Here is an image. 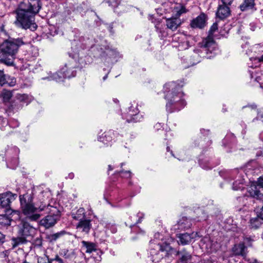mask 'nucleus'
I'll list each match as a JSON object with an SVG mask.
<instances>
[{"label":"nucleus","instance_id":"4be33fe9","mask_svg":"<svg viewBox=\"0 0 263 263\" xmlns=\"http://www.w3.org/2000/svg\"><path fill=\"white\" fill-rule=\"evenodd\" d=\"M91 228V224L90 220L86 218L79 221L76 225V229L78 231L86 234L89 233Z\"/></svg>","mask_w":263,"mask_h":263},{"label":"nucleus","instance_id":"4c0bfd02","mask_svg":"<svg viewBox=\"0 0 263 263\" xmlns=\"http://www.w3.org/2000/svg\"><path fill=\"white\" fill-rule=\"evenodd\" d=\"M255 239L254 235H245L243 237V243H246L248 246H251L252 242Z\"/></svg>","mask_w":263,"mask_h":263},{"label":"nucleus","instance_id":"603ef678","mask_svg":"<svg viewBox=\"0 0 263 263\" xmlns=\"http://www.w3.org/2000/svg\"><path fill=\"white\" fill-rule=\"evenodd\" d=\"M255 184H256L258 187L260 186L263 189V176L259 177L257 182Z\"/></svg>","mask_w":263,"mask_h":263},{"label":"nucleus","instance_id":"412c9836","mask_svg":"<svg viewBox=\"0 0 263 263\" xmlns=\"http://www.w3.org/2000/svg\"><path fill=\"white\" fill-rule=\"evenodd\" d=\"M206 24V16L204 13H201L199 15L193 19L190 24V26L193 28H203Z\"/></svg>","mask_w":263,"mask_h":263},{"label":"nucleus","instance_id":"aec40b11","mask_svg":"<svg viewBox=\"0 0 263 263\" xmlns=\"http://www.w3.org/2000/svg\"><path fill=\"white\" fill-rule=\"evenodd\" d=\"M77 66L76 60L72 59L71 61L66 63L63 67L61 69L63 74H71L70 78L73 77L76 75V71L73 69Z\"/></svg>","mask_w":263,"mask_h":263},{"label":"nucleus","instance_id":"5fc2aeb1","mask_svg":"<svg viewBox=\"0 0 263 263\" xmlns=\"http://www.w3.org/2000/svg\"><path fill=\"white\" fill-rule=\"evenodd\" d=\"M158 25H157L155 26L156 28L157 31L161 34L162 36H163V37L166 36L167 35V33L164 30H162V29L161 28H159Z\"/></svg>","mask_w":263,"mask_h":263},{"label":"nucleus","instance_id":"a19ab883","mask_svg":"<svg viewBox=\"0 0 263 263\" xmlns=\"http://www.w3.org/2000/svg\"><path fill=\"white\" fill-rule=\"evenodd\" d=\"M19 124L20 123L17 120L12 119L8 122V125L11 128H14L18 127Z\"/></svg>","mask_w":263,"mask_h":263},{"label":"nucleus","instance_id":"0e129e2a","mask_svg":"<svg viewBox=\"0 0 263 263\" xmlns=\"http://www.w3.org/2000/svg\"><path fill=\"white\" fill-rule=\"evenodd\" d=\"M248 263H258L257 260L256 259H253L252 260H248Z\"/></svg>","mask_w":263,"mask_h":263},{"label":"nucleus","instance_id":"ddd939ff","mask_svg":"<svg viewBox=\"0 0 263 263\" xmlns=\"http://www.w3.org/2000/svg\"><path fill=\"white\" fill-rule=\"evenodd\" d=\"M187 37L182 34L177 33L172 36V46L179 50H183L189 47Z\"/></svg>","mask_w":263,"mask_h":263},{"label":"nucleus","instance_id":"79ce46f5","mask_svg":"<svg viewBox=\"0 0 263 263\" xmlns=\"http://www.w3.org/2000/svg\"><path fill=\"white\" fill-rule=\"evenodd\" d=\"M6 82V75L4 74L3 70H0V86L4 85Z\"/></svg>","mask_w":263,"mask_h":263},{"label":"nucleus","instance_id":"338daca9","mask_svg":"<svg viewBox=\"0 0 263 263\" xmlns=\"http://www.w3.org/2000/svg\"><path fill=\"white\" fill-rule=\"evenodd\" d=\"M263 118V115L261 114V112H259L258 114V116L257 117V119H259V118Z\"/></svg>","mask_w":263,"mask_h":263},{"label":"nucleus","instance_id":"0eeeda50","mask_svg":"<svg viewBox=\"0 0 263 263\" xmlns=\"http://www.w3.org/2000/svg\"><path fill=\"white\" fill-rule=\"evenodd\" d=\"M244 171L241 169L219 172V175L225 179L235 180L232 189L234 191L242 190L245 188Z\"/></svg>","mask_w":263,"mask_h":263},{"label":"nucleus","instance_id":"f704fd0d","mask_svg":"<svg viewBox=\"0 0 263 263\" xmlns=\"http://www.w3.org/2000/svg\"><path fill=\"white\" fill-rule=\"evenodd\" d=\"M11 218L6 215H0V224L9 226L11 223Z\"/></svg>","mask_w":263,"mask_h":263},{"label":"nucleus","instance_id":"8fccbe9b","mask_svg":"<svg viewBox=\"0 0 263 263\" xmlns=\"http://www.w3.org/2000/svg\"><path fill=\"white\" fill-rule=\"evenodd\" d=\"M217 163L216 164H214L212 162H208V166H204L203 164H201V166L202 168L205 170L211 169L212 168L215 167L216 165L218 164Z\"/></svg>","mask_w":263,"mask_h":263},{"label":"nucleus","instance_id":"e433bc0d","mask_svg":"<svg viewBox=\"0 0 263 263\" xmlns=\"http://www.w3.org/2000/svg\"><path fill=\"white\" fill-rule=\"evenodd\" d=\"M197 214L199 215L197 217V221L205 220L208 218V215L201 209H198L196 211Z\"/></svg>","mask_w":263,"mask_h":263},{"label":"nucleus","instance_id":"cd10ccee","mask_svg":"<svg viewBox=\"0 0 263 263\" xmlns=\"http://www.w3.org/2000/svg\"><path fill=\"white\" fill-rule=\"evenodd\" d=\"M72 218L79 221L85 219L86 212L85 210L83 208H80L76 212H73L71 213Z\"/></svg>","mask_w":263,"mask_h":263},{"label":"nucleus","instance_id":"20e7f679","mask_svg":"<svg viewBox=\"0 0 263 263\" xmlns=\"http://www.w3.org/2000/svg\"><path fill=\"white\" fill-rule=\"evenodd\" d=\"M216 46L213 39L207 37L204 39L202 42L198 44L197 48L190 52L189 57L182 59L184 63L186 64L184 67L187 68L198 63L203 58L211 59L214 57L217 53Z\"/></svg>","mask_w":263,"mask_h":263},{"label":"nucleus","instance_id":"774afa93","mask_svg":"<svg viewBox=\"0 0 263 263\" xmlns=\"http://www.w3.org/2000/svg\"><path fill=\"white\" fill-rule=\"evenodd\" d=\"M259 139L263 141V132L260 134Z\"/></svg>","mask_w":263,"mask_h":263},{"label":"nucleus","instance_id":"39448f33","mask_svg":"<svg viewBox=\"0 0 263 263\" xmlns=\"http://www.w3.org/2000/svg\"><path fill=\"white\" fill-rule=\"evenodd\" d=\"M34 194L32 192H27L20 196L21 208L26 220L36 221L41 217L40 212L43 211L46 205L44 201L33 202Z\"/></svg>","mask_w":263,"mask_h":263},{"label":"nucleus","instance_id":"052dcab7","mask_svg":"<svg viewBox=\"0 0 263 263\" xmlns=\"http://www.w3.org/2000/svg\"><path fill=\"white\" fill-rule=\"evenodd\" d=\"M132 218H133V217H132V216H130V217H129V219L131 221V222H129V221H128V222H127H127H126V226H129V223H133V222H135L136 219H136V218H134V220H133V219H132Z\"/></svg>","mask_w":263,"mask_h":263},{"label":"nucleus","instance_id":"f3484780","mask_svg":"<svg viewBox=\"0 0 263 263\" xmlns=\"http://www.w3.org/2000/svg\"><path fill=\"white\" fill-rule=\"evenodd\" d=\"M48 74L49 75L48 77H43L42 79L48 80L49 81L54 80L60 82L63 81L64 79L70 78V76H71V73L63 74L61 69L53 74L49 71Z\"/></svg>","mask_w":263,"mask_h":263},{"label":"nucleus","instance_id":"7c9ffc66","mask_svg":"<svg viewBox=\"0 0 263 263\" xmlns=\"http://www.w3.org/2000/svg\"><path fill=\"white\" fill-rule=\"evenodd\" d=\"M261 219L258 216L255 218H252L250 220L249 226L251 229H257L262 224Z\"/></svg>","mask_w":263,"mask_h":263},{"label":"nucleus","instance_id":"a18cd8bd","mask_svg":"<svg viewBox=\"0 0 263 263\" xmlns=\"http://www.w3.org/2000/svg\"><path fill=\"white\" fill-rule=\"evenodd\" d=\"M68 252L69 251L67 249H61L59 252V254L60 256L64 257L65 258H69L70 257V255Z\"/></svg>","mask_w":263,"mask_h":263},{"label":"nucleus","instance_id":"c03bdc74","mask_svg":"<svg viewBox=\"0 0 263 263\" xmlns=\"http://www.w3.org/2000/svg\"><path fill=\"white\" fill-rule=\"evenodd\" d=\"M13 241L14 242V243L13 245V247H15L17 246H18L20 243H23L25 241V238L23 237H18L16 238H13Z\"/></svg>","mask_w":263,"mask_h":263},{"label":"nucleus","instance_id":"f03ea898","mask_svg":"<svg viewBox=\"0 0 263 263\" xmlns=\"http://www.w3.org/2000/svg\"><path fill=\"white\" fill-rule=\"evenodd\" d=\"M41 8L39 0H30L22 2L15 10V24L25 29L36 30L37 25L34 22V16Z\"/></svg>","mask_w":263,"mask_h":263},{"label":"nucleus","instance_id":"c85d7f7f","mask_svg":"<svg viewBox=\"0 0 263 263\" xmlns=\"http://www.w3.org/2000/svg\"><path fill=\"white\" fill-rule=\"evenodd\" d=\"M236 141V137L232 133L228 134L222 140L224 146H232Z\"/></svg>","mask_w":263,"mask_h":263},{"label":"nucleus","instance_id":"dca6fc26","mask_svg":"<svg viewBox=\"0 0 263 263\" xmlns=\"http://www.w3.org/2000/svg\"><path fill=\"white\" fill-rule=\"evenodd\" d=\"M17 197L16 194L7 192L0 194V202L2 207L10 208V204L14 201Z\"/></svg>","mask_w":263,"mask_h":263},{"label":"nucleus","instance_id":"5701e85b","mask_svg":"<svg viewBox=\"0 0 263 263\" xmlns=\"http://www.w3.org/2000/svg\"><path fill=\"white\" fill-rule=\"evenodd\" d=\"M115 134L113 131L109 130L99 136L98 140L106 145H110L114 140Z\"/></svg>","mask_w":263,"mask_h":263},{"label":"nucleus","instance_id":"a211bd4d","mask_svg":"<svg viewBox=\"0 0 263 263\" xmlns=\"http://www.w3.org/2000/svg\"><path fill=\"white\" fill-rule=\"evenodd\" d=\"M248 193L250 197L259 200L263 199V193L261 192L259 187L256 184L252 183L248 189Z\"/></svg>","mask_w":263,"mask_h":263},{"label":"nucleus","instance_id":"37998d69","mask_svg":"<svg viewBox=\"0 0 263 263\" xmlns=\"http://www.w3.org/2000/svg\"><path fill=\"white\" fill-rule=\"evenodd\" d=\"M117 173L119 174L121 177L125 178H130L132 174L130 171H123V170L119 171Z\"/></svg>","mask_w":263,"mask_h":263},{"label":"nucleus","instance_id":"6e6552de","mask_svg":"<svg viewBox=\"0 0 263 263\" xmlns=\"http://www.w3.org/2000/svg\"><path fill=\"white\" fill-rule=\"evenodd\" d=\"M60 211L54 206H50L48 214L40 221V224L46 229L53 227L60 220Z\"/></svg>","mask_w":263,"mask_h":263},{"label":"nucleus","instance_id":"4d7b16f0","mask_svg":"<svg viewBox=\"0 0 263 263\" xmlns=\"http://www.w3.org/2000/svg\"><path fill=\"white\" fill-rule=\"evenodd\" d=\"M200 134L203 135V136H208L210 134V130L205 129H200Z\"/></svg>","mask_w":263,"mask_h":263},{"label":"nucleus","instance_id":"c9c22d12","mask_svg":"<svg viewBox=\"0 0 263 263\" xmlns=\"http://www.w3.org/2000/svg\"><path fill=\"white\" fill-rule=\"evenodd\" d=\"M144 214L143 213L139 212L137 213L136 216H134V218H138V219H136L135 222L133 223H129V227L130 228H136L135 225L137 223L141 222L142 219L143 218Z\"/></svg>","mask_w":263,"mask_h":263},{"label":"nucleus","instance_id":"473e14b6","mask_svg":"<svg viewBox=\"0 0 263 263\" xmlns=\"http://www.w3.org/2000/svg\"><path fill=\"white\" fill-rule=\"evenodd\" d=\"M12 96V93L11 91L4 90L0 93V97L3 99V101L5 102H8L9 101L10 99Z\"/></svg>","mask_w":263,"mask_h":263},{"label":"nucleus","instance_id":"6e6d98bb","mask_svg":"<svg viewBox=\"0 0 263 263\" xmlns=\"http://www.w3.org/2000/svg\"><path fill=\"white\" fill-rule=\"evenodd\" d=\"M105 53L106 54L107 56L109 57V58H111V57L113 56L115 54V51L112 50L106 49Z\"/></svg>","mask_w":263,"mask_h":263},{"label":"nucleus","instance_id":"680f3d73","mask_svg":"<svg viewBox=\"0 0 263 263\" xmlns=\"http://www.w3.org/2000/svg\"><path fill=\"white\" fill-rule=\"evenodd\" d=\"M256 60H257L259 62H263V54L260 57L257 58Z\"/></svg>","mask_w":263,"mask_h":263},{"label":"nucleus","instance_id":"bb28decb","mask_svg":"<svg viewBox=\"0 0 263 263\" xmlns=\"http://www.w3.org/2000/svg\"><path fill=\"white\" fill-rule=\"evenodd\" d=\"M246 247L243 243L235 245L232 248V252L235 255H241L244 256L246 254Z\"/></svg>","mask_w":263,"mask_h":263},{"label":"nucleus","instance_id":"2eb2a0df","mask_svg":"<svg viewBox=\"0 0 263 263\" xmlns=\"http://www.w3.org/2000/svg\"><path fill=\"white\" fill-rule=\"evenodd\" d=\"M19 227L18 234L24 238L32 236L35 232V229L25 220L22 221Z\"/></svg>","mask_w":263,"mask_h":263},{"label":"nucleus","instance_id":"b1692460","mask_svg":"<svg viewBox=\"0 0 263 263\" xmlns=\"http://www.w3.org/2000/svg\"><path fill=\"white\" fill-rule=\"evenodd\" d=\"M194 222V219L183 217L178 222V229L181 230L188 229L191 227Z\"/></svg>","mask_w":263,"mask_h":263},{"label":"nucleus","instance_id":"69168bd1","mask_svg":"<svg viewBox=\"0 0 263 263\" xmlns=\"http://www.w3.org/2000/svg\"><path fill=\"white\" fill-rule=\"evenodd\" d=\"M114 169V167L111 165H109L108 166V173L112 170Z\"/></svg>","mask_w":263,"mask_h":263},{"label":"nucleus","instance_id":"ea45409f","mask_svg":"<svg viewBox=\"0 0 263 263\" xmlns=\"http://www.w3.org/2000/svg\"><path fill=\"white\" fill-rule=\"evenodd\" d=\"M8 124V120L0 116V129L2 131L4 130L5 129V127L7 126Z\"/></svg>","mask_w":263,"mask_h":263},{"label":"nucleus","instance_id":"f257e3e1","mask_svg":"<svg viewBox=\"0 0 263 263\" xmlns=\"http://www.w3.org/2000/svg\"><path fill=\"white\" fill-rule=\"evenodd\" d=\"M150 258L153 263H170L173 255H180L181 263H197L190 253L185 250L177 251L169 244L164 242H157L156 240L150 241Z\"/></svg>","mask_w":263,"mask_h":263},{"label":"nucleus","instance_id":"bf43d9fd","mask_svg":"<svg viewBox=\"0 0 263 263\" xmlns=\"http://www.w3.org/2000/svg\"><path fill=\"white\" fill-rule=\"evenodd\" d=\"M37 263H51L50 261L48 259H45L43 258L38 259Z\"/></svg>","mask_w":263,"mask_h":263},{"label":"nucleus","instance_id":"72a5a7b5","mask_svg":"<svg viewBox=\"0 0 263 263\" xmlns=\"http://www.w3.org/2000/svg\"><path fill=\"white\" fill-rule=\"evenodd\" d=\"M174 11L176 17H179L181 14L187 12L186 9L183 5H179V6L176 7Z\"/></svg>","mask_w":263,"mask_h":263},{"label":"nucleus","instance_id":"09e8293b","mask_svg":"<svg viewBox=\"0 0 263 263\" xmlns=\"http://www.w3.org/2000/svg\"><path fill=\"white\" fill-rule=\"evenodd\" d=\"M255 211L257 213V216L263 220V206L261 208L259 209L257 208L255 210Z\"/></svg>","mask_w":263,"mask_h":263},{"label":"nucleus","instance_id":"de8ad7c7","mask_svg":"<svg viewBox=\"0 0 263 263\" xmlns=\"http://www.w3.org/2000/svg\"><path fill=\"white\" fill-rule=\"evenodd\" d=\"M218 29V24L217 23H214L212 26H211L210 30H209V34L213 35V33Z\"/></svg>","mask_w":263,"mask_h":263},{"label":"nucleus","instance_id":"9d476101","mask_svg":"<svg viewBox=\"0 0 263 263\" xmlns=\"http://www.w3.org/2000/svg\"><path fill=\"white\" fill-rule=\"evenodd\" d=\"M27 97V96L25 94L21 95L16 100L11 102L6 109L8 115H11L21 109L24 103L27 105L28 102L25 101Z\"/></svg>","mask_w":263,"mask_h":263},{"label":"nucleus","instance_id":"2f4dec72","mask_svg":"<svg viewBox=\"0 0 263 263\" xmlns=\"http://www.w3.org/2000/svg\"><path fill=\"white\" fill-rule=\"evenodd\" d=\"M68 233H67L66 231L62 230L58 233L49 235L48 238L50 241H56L59 238Z\"/></svg>","mask_w":263,"mask_h":263},{"label":"nucleus","instance_id":"f8f14e48","mask_svg":"<svg viewBox=\"0 0 263 263\" xmlns=\"http://www.w3.org/2000/svg\"><path fill=\"white\" fill-rule=\"evenodd\" d=\"M19 149L16 147H11L6 152L5 155L8 157V160L7 165L11 169H15L18 164L17 154Z\"/></svg>","mask_w":263,"mask_h":263},{"label":"nucleus","instance_id":"13d9d810","mask_svg":"<svg viewBox=\"0 0 263 263\" xmlns=\"http://www.w3.org/2000/svg\"><path fill=\"white\" fill-rule=\"evenodd\" d=\"M52 260L56 261L58 262L59 263H64L63 259L61 258H60L59 257V256L58 255H57L55 256V258L54 259H53Z\"/></svg>","mask_w":263,"mask_h":263},{"label":"nucleus","instance_id":"3c124183","mask_svg":"<svg viewBox=\"0 0 263 263\" xmlns=\"http://www.w3.org/2000/svg\"><path fill=\"white\" fill-rule=\"evenodd\" d=\"M35 246L41 247L42 245V239L40 237L36 238L34 241Z\"/></svg>","mask_w":263,"mask_h":263},{"label":"nucleus","instance_id":"49530a36","mask_svg":"<svg viewBox=\"0 0 263 263\" xmlns=\"http://www.w3.org/2000/svg\"><path fill=\"white\" fill-rule=\"evenodd\" d=\"M109 6L117 7L118 5V0H104Z\"/></svg>","mask_w":263,"mask_h":263},{"label":"nucleus","instance_id":"423d86ee","mask_svg":"<svg viewBox=\"0 0 263 263\" xmlns=\"http://www.w3.org/2000/svg\"><path fill=\"white\" fill-rule=\"evenodd\" d=\"M25 44L23 38L5 41L0 46V61L7 65H12L18 48Z\"/></svg>","mask_w":263,"mask_h":263},{"label":"nucleus","instance_id":"e2e57ef3","mask_svg":"<svg viewBox=\"0 0 263 263\" xmlns=\"http://www.w3.org/2000/svg\"><path fill=\"white\" fill-rule=\"evenodd\" d=\"M74 175L73 173H70L68 174V177L69 178V179H73L74 178Z\"/></svg>","mask_w":263,"mask_h":263},{"label":"nucleus","instance_id":"864d4df0","mask_svg":"<svg viewBox=\"0 0 263 263\" xmlns=\"http://www.w3.org/2000/svg\"><path fill=\"white\" fill-rule=\"evenodd\" d=\"M100 261L99 259H96L93 257H90L88 259L87 263H100Z\"/></svg>","mask_w":263,"mask_h":263},{"label":"nucleus","instance_id":"393cba45","mask_svg":"<svg viewBox=\"0 0 263 263\" xmlns=\"http://www.w3.org/2000/svg\"><path fill=\"white\" fill-rule=\"evenodd\" d=\"M181 24L180 20L177 17L170 18L166 20V25L167 28L174 31Z\"/></svg>","mask_w":263,"mask_h":263},{"label":"nucleus","instance_id":"a878e982","mask_svg":"<svg viewBox=\"0 0 263 263\" xmlns=\"http://www.w3.org/2000/svg\"><path fill=\"white\" fill-rule=\"evenodd\" d=\"M81 243L82 249L85 251L86 253H90L97 250V246L95 243L83 240L81 242Z\"/></svg>","mask_w":263,"mask_h":263},{"label":"nucleus","instance_id":"6ab92c4d","mask_svg":"<svg viewBox=\"0 0 263 263\" xmlns=\"http://www.w3.org/2000/svg\"><path fill=\"white\" fill-rule=\"evenodd\" d=\"M196 237H199L200 236L198 235L197 233H192L191 234H188L187 233L180 234L177 236L178 238V242L179 244L182 245H185L189 243L192 239L195 238Z\"/></svg>","mask_w":263,"mask_h":263},{"label":"nucleus","instance_id":"1a4fd4ad","mask_svg":"<svg viewBox=\"0 0 263 263\" xmlns=\"http://www.w3.org/2000/svg\"><path fill=\"white\" fill-rule=\"evenodd\" d=\"M122 117L128 123L139 122L143 118L142 116L139 114L138 105L136 102L130 104L128 108V111L122 114Z\"/></svg>","mask_w":263,"mask_h":263},{"label":"nucleus","instance_id":"4468645a","mask_svg":"<svg viewBox=\"0 0 263 263\" xmlns=\"http://www.w3.org/2000/svg\"><path fill=\"white\" fill-rule=\"evenodd\" d=\"M222 5H220L217 9L216 15L217 18L223 20L229 17L231 11L229 5H231L233 0H221Z\"/></svg>","mask_w":263,"mask_h":263},{"label":"nucleus","instance_id":"9b49d317","mask_svg":"<svg viewBox=\"0 0 263 263\" xmlns=\"http://www.w3.org/2000/svg\"><path fill=\"white\" fill-rule=\"evenodd\" d=\"M200 246L209 253L216 252L220 248V243L218 242L216 239H211L209 236H205L201 239Z\"/></svg>","mask_w":263,"mask_h":263},{"label":"nucleus","instance_id":"7ed1b4c3","mask_svg":"<svg viewBox=\"0 0 263 263\" xmlns=\"http://www.w3.org/2000/svg\"><path fill=\"white\" fill-rule=\"evenodd\" d=\"M183 81L171 82L166 83L163 86L164 98L167 100L166 110L172 113L179 111L186 105L184 98V93L182 91L184 85Z\"/></svg>","mask_w":263,"mask_h":263},{"label":"nucleus","instance_id":"c756f323","mask_svg":"<svg viewBox=\"0 0 263 263\" xmlns=\"http://www.w3.org/2000/svg\"><path fill=\"white\" fill-rule=\"evenodd\" d=\"M254 5V0H243L239 8L241 11H245L253 8Z\"/></svg>","mask_w":263,"mask_h":263},{"label":"nucleus","instance_id":"58836bf2","mask_svg":"<svg viewBox=\"0 0 263 263\" xmlns=\"http://www.w3.org/2000/svg\"><path fill=\"white\" fill-rule=\"evenodd\" d=\"M104 227L106 228V230H110L112 233H115L117 231L116 225L111 222L105 223Z\"/></svg>","mask_w":263,"mask_h":263}]
</instances>
